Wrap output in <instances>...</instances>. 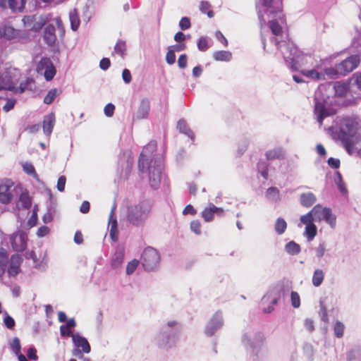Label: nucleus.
<instances>
[{"mask_svg": "<svg viewBox=\"0 0 361 361\" xmlns=\"http://www.w3.org/2000/svg\"><path fill=\"white\" fill-rule=\"evenodd\" d=\"M47 18L44 16H36V20H34V23L31 27L30 30L33 31H39L45 25Z\"/></svg>", "mask_w": 361, "mask_h": 361, "instance_id": "obj_36", "label": "nucleus"}, {"mask_svg": "<svg viewBox=\"0 0 361 361\" xmlns=\"http://www.w3.org/2000/svg\"><path fill=\"white\" fill-rule=\"evenodd\" d=\"M324 279V273L320 269H317L314 270L313 276H312V285L315 287H319L322 283Z\"/></svg>", "mask_w": 361, "mask_h": 361, "instance_id": "obj_31", "label": "nucleus"}, {"mask_svg": "<svg viewBox=\"0 0 361 361\" xmlns=\"http://www.w3.org/2000/svg\"><path fill=\"white\" fill-rule=\"evenodd\" d=\"M180 329L181 326L177 320H168L154 335V343L158 348L164 350L174 347L178 341Z\"/></svg>", "mask_w": 361, "mask_h": 361, "instance_id": "obj_3", "label": "nucleus"}, {"mask_svg": "<svg viewBox=\"0 0 361 361\" xmlns=\"http://www.w3.org/2000/svg\"><path fill=\"white\" fill-rule=\"evenodd\" d=\"M8 261V255L4 252H0V279L5 272Z\"/></svg>", "mask_w": 361, "mask_h": 361, "instance_id": "obj_44", "label": "nucleus"}, {"mask_svg": "<svg viewBox=\"0 0 361 361\" xmlns=\"http://www.w3.org/2000/svg\"><path fill=\"white\" fill-rule=\"evenodd\" d=\"M315 256L318 259H321L326 253V245L325 242H322L314 248Z\"/></svg>", "mask_w": 361, "mask_h": 361, "instance_id": "obj_41", "label": "nucleus"}, {"mask_svg": "<svg viewBox=\"0 0 361 361\" xmlns=\"http://www.w3.org/2000/svg\"><path fill=\"white\" fill-rule=\"evenodd\" d=\"M334 182L341 193L344 194L347 192L346 188L345 186V183L343 182L342 176L339 171L336 172Z\"/></svg>", "mask_w": 361, "mask_h": 361, "instance_id": "obj_40", "label": "nucleus"}, {"mask_svg": "<svg viewBox=\"0 0 361 361\" xmlns=\"http://www.w3.org/2000/svg\"><path fill=\"white\" fill-rule=\"evenodd\" d=\"M31 206V200L26 193H21L19 197L18 207L28 209Z\"/></svg>", "mask_w": 361, "mask_h": 361, "instance_id": "obj_38", "label": "nucleus"}, {"mask_svg": "<svg viewBox=\"0 0 361 361\" xmlns=\"http://www.w3.org/2000/svg\"><path fill=\"white\" fill-rule=\"evenodd\" d=\"M21 262L22 257L20 255L16 254L11 256L10 266L8 270V273L10 276H15L18 274Z\"/></svg>", "mask_w": 361, "mask_h": 361, "instance_id": "obj_19", "label": "nucleus"}, {"mask_svg": "<svg viewBox=\"0 0 361 361\" xmlns=\"http://www.w3.org/2000/svg\"><path fill=\"white\" fill-rule=\"evenodd\" d=\"M312 213H314L316 221L324 220L332 228L335 227L336 219L329 208H323L320 204H317L312 208Z\"/></svg>", "mask_w": 361, "mask_h": 361, "instance_id": "obj_10", "label": "nucleus"}, {"mask_svg": "<svg viewBox=\"0 0 361 361\" xmlns=\"http://www.w3.org/2000/svg\"><path fill=\"white\" fill-rule=\"evenodd\" d=\"M16 192V187L12 180L6 179L0 181V203L7 204L11 202Z\"/></svg>", "mask_w": 361, "mask_h": 361, "instance_id": "obj_9", "label": "nucleus"}, {"mask_svg": "<svg viewBox=\"0 0 361 361\" xmlns=\"http://www.w3.org/2000/svg\"><path fill=\"white\" fill-rule=\"evenodd\" d=\"M360 62V58L358 55H352L338 63V68L341 75H345L347 73L355 69Z\"/></svg>", "mask_w": 361, "mask_h": 361, "instance_id": "obj_14", "label": "nucleus"}, {"mask_svg": "<svg viewBox=\"0 0 361 361\" xmlns=\"http://www.w3.org/2000/svg\"><path fill=\"white\" fill-rule=\"evenodd\" d=\"M25 4V0H1L0 5L6 7V4L13 11H21Z\"/></svg>", "mask_w": 361, "mask_h": 361, "instance_id": "obj_22", "label": "nucleus"}, {"mask_svg": "<svg viewBox=\"0 0 361 361\" xmlns=\"http://www.w3.org/2000/svg\"><path fill=\"white\" fill-rule=\"evenodd\" d=\"M214 214L218 216H223L224 209L221 207H216L214 204L210 203L202 212V217L206 222H210L214 219Z\"/></svg>", "mask_w": 361, "mask_h": 361, "instance_id": "obj_17", "label": "nucleus"}, {"mask_svg": "<svg viewBox=\"0 0 361 361\" xmlns=\"http://www.w3.org/2000/svg\"><path fill=\"white\" fill-rule=\"evenodd\" d=\"M26 258L32 259L34 263V266L36 269L39 270H45L47 268V262L44 260L39 262L36 256V254L34 251L29 252L26 253Z\"/></svg>", "mask_w": 361, "mask_h": 361, "instance_id": "obj_29", "label": "nucleus"}, {"mask_svg": "<svg viewBox=\"0 0 361 361\" xmlns=\"http://www.w3.org/2000/svg\"><path fill=\"white\" fill-rule=\"evenodd\" d=\"M305 234L309 241H311L314 239L315 235H317V227L314 224L305 226Z\"/></svg>", "mask_w": 361, "mask_h": 361, "instance_id": "obj_47", "label": "nucleus"}, {"mask_svg": "<svg viewBox=\"0 0 361 361\" xmlns=\"http://www.w3.org/2000/svg\"><path fill=\"white\" fill-rule=\"evenodd\" d=\"M316 221L314 218V213H312V210L300 217V221L306 226L314 224L313 221Z\"/></svg>", "mask_w": 361, "mask_h": 361, "instance_id": "obj_46", "label": "nucleus"}, {"mask_svg": "<svg viewBox=\"0 0 361 361\" xmlns=\"http://www.w3.org/2000/svg\"><path fill=\"white\" fill-rule=\"evenodd\" d=\"M287 227L286 221L282 218H278L276 221L274 228L279 235L283 234Z\"/></svg>", "mask_w": 361, "mask_h": 361, "instance_id": "obj_39", "label": "nucleus"}, {"mask_svg": "<svg viewBox=\"0 0 361 361\" xmlns=\"http://www.w3.org/2000/svg\"><path fill=\"white\" fill-rule=\"evenodd\" d=\"M200 51H204L208 49L207 40L205 37H201L197 42Z\"/></svg>", "mask_w": 361, "mask_h": 361, "instance_id": "obj_61", "label": "nucleus"}, {"mask_svg": "<svg viewBox=\"0 0 361 361\" xmlns=\"http://www.w3.org/2000/svg\"><path fill=\"white\" fill-rule=\"evenodd\" d=\"M282 290L283 287L279 284L271 287L262 298V302L270 303L272 305H276L281 295Z\"/></svg>", "mask_w": 361, "mask_h": 361, "instance_id": "obj_15", "label": "nucleus"}, {"mask_svg": "<svg viewBox=\"0 0 361 361\" xmlns=\"http://www.w3.org/2000/svg\"><path fill=\"white\" fill-rule=\"evenodd\" d=\"M157 149V143L154 141L149 142L142 149L138 161L140 171L142 173H148L149 182L152 188H159L164 167L163 157L160 154L153 156L152 153Z\"/></svg>", "mask_w": 361, "mask_h": 361, "instance_id": "obj_2", "label": "nucleus"}, {"mask_svg": "<svg viewBox=\"0 0 361 361\" xmlns=\"http://www.w3.org/2000/svg\"><path fill=\"white\" fill-rule=\"evenodd\" d=\"M44 39L49 46L55 44L56 36L55 34V27L52 25H47L44 29Z\"/></svg>", "mask_w": 361, "mask_h": 361, "instance_id": "obj_21", "label": "nucleus"}, {"mask_svg": "<svg viewBox=\"0 0 361 361\" xmlns=\"http://www.w3.org/2000/svg\"><path fill=\"white\" fill-rule=\"evenodd\" d=\"M271 8L263 11V15L267 14L269 20V27L271 32L275 35L274 39L277 49L283 56L287 66L293 71H297L300 66L304 64L305 56L300 51L298 47L292 42H286L285 40H279L282 37L283 28L282 25L285 20L280 9V15L276 12H271Z\"/></svg>", "mask_w": 361, "mask_h": 361, "instance_id": "obj_1", "label": "nucleus"}, {"mask_svg": "<svg viewBox=\"0 0 361 361\" xmlns=\"http://www.w3.org/2000/svg\"><path fill=\"white\" fill-rule=\"evenodd\" d=\"M141 262L145 270L154 271L160 262V255L158 251L152 247H146L142 254Z\"/></svg>", "mask_w": 361, "mask_h": 361, "instance_id": "obj_6", "label": "nucleus"}, {"mask_svg": "<svg viewBox=\"0 0 361 361\" xmlns=\"http://www.w3.org/2000/svg\"><path fill=\"white\" fill-rule=\"evenodd\" d=\"M10 347L16 355H18L21 348L20 340L18 338H14L10 343Z\"/></svg>", "mask_w": 361, "mask_h": 361, "instance_id": "obj_54", "label": "nucleus"}, {"mask_svg": "<svg viewBox=\"0 0 361 361\" xmlns=\"http://www.w3.org/2000/svg\"><path fill=\"white\" fill-rule=\"evenodd\" d=\"M223 326V319L221 312H216L208 322L205 328V334L207 336H212L216 330Z\"/></svg>", "mask_w": 361, "mask_h": 361, "instance_id": "obj_16", "label": "nucleus"}, {"mask_svg": "<svg viewBox=\"0 0 361 361\" xmlns=\"http://www.w3.org/2000/svg\"><path fill=\"white\" fill-rule=\"evenodd\" d=\"M36 20V16H27L23 18V22L24 25L29 30H30L31 27L34 23V20Z\"/></svg>", "mask_w": 361, "mask_h": 361, "instance_id": "obj_56", "label": "nucleus"}, {"mask_svg": "<svg viewBox=\"0 0 361 361\" xmlns=\"http://www.w3.org/2000/svg\"><path fill=\"white\" fill-rule=\"evenodd\" d=\"M66 178L64 176H61L59 178L57 182V189L60 192H63L65 189Z\"/></svg>", "mask_w": 361, "mask_h": 361, "instance_id": "obj_62", "label": "nucleus"}, {"mask_svg": "<svg viewBox=\"0 0 361 361\" xmlns=\"http://www.w3.org/2000/svg\"><path fill=\"white\" fill-rule=\"evenodd\" d=\"M360 128V123L355 119L346 118H344L341 124V131L344 136V140L345 142V147L348 152L350 149L354 147L355 142L353 138L355 135L358 133Z\"/></svg>", "mask_w": 361, "mask_h": 361, "instance_id": "obj_5", "label": "nucleus"}, {"mask_svg": "<svg viewBox=\"0 0 361 361\" xmlns=\"http://www.w3.org/2000/svg\"><path fill=\"white\" fill-rule=\"evenodd\" d=\"M150 210L151 205L146 201L131 204L127 209V220L133 225L140 226L147 219Z\"/></svg>", "mask_w": 361, "mask_h": 361, "instance_id": "obj_4", "label": "nucleus"}, {"mask_svg": "<svg viewBox=\"0 0 361 361\" xmlns=\"http://www.w3.org/2000/svg\"><path fill=\"white\" fill-rule=\"evenodd\" d=\"M352 81H353L359 89H361V73H356L353 74Z\"/></svg>", "mask_w": 361, "mask_h": 361, "instance_id": "obj_64", "label": "nucleus"}, {"mask_svg": "<svg viewBox=\"0 0 361 361\" xmlns=\"http://www.w3.org/2000/svg\"><path fill=\"white\" fill-rule=\"evenodd\" d=\"M177 128L180 133H183L190 137L192 140L194 138V135L192 130L188 128L187 123L184 120H180L178 122Z\"/></svg>", "mask_w": 361, "mask_h": 361, "instance_id": "obj_34", "label": "nucleus"}, {"mask_svg": "<svg viewBox=\"0 0 361 361\" xmlns=\"http://www.w3.org/2000/svg\"><path fill=\"white\" fill-rule=\"evenodd\" d=\"M179 26L181 30H185L190 27V21L188 17H183L180 22Z\"/></svg>", "mask_w": 361, "mask_h": 361, "instance_id": "obj_59", "label": "nucleus"}, {"mask_svg": "<svg viewBox=\"0 0 361 361\" xmlns=\"http://www.w3.org/2000/svg\"><path fill=\"white\" fill-rule=\"evenodd\" d=\"M285 152L281 147H276L266 152V157L269 160L281 159L284 157Z\"/></svg>", "mask_w": 361, "mask_h": 361, "instance_id": "obj_26", "label": "nucleus"}, {"mask_svg": "<svg viewBox=\"0 0 361 361\" xmlns=\"http://www.w3.org/2000/svg\"><path fill=\"white\" fill-rule=\"evenodd\" d=\"M314 114L317 116V121L320 125H322L323 119L329 116V113L324 108V104L317 100L314 105Z\"/></svg>", "mask_w": 361, "mask_h": 361, "instance_id": "obj_24", "label": "nucleus"}, {"mask_svg": "<svg viewBox=\"0 0 361 361\" xmlns=\"http://www.w3.org/2000/svg\"><path fill=\"white\" fill-rule=\"evenodd\" d=\"M201 224L198 220L192 221L190 223V229L196 234H200L201 233Z\"/></svg>", "mask_w": 361, "mask_h": 361, "instance_id": "obj_58", "label": "nucleus"}, {"mask_svg": "<svg viewBox=\"0 0 361 361\" xmlns=\"http://www.w3.org/2000/svg\"><path fill=\"white\" fill-rule=\"evenodd\" d=\"M60 333L62 336H68L73 337L75 334V333L72 332L69 329L67 328V326H65L64 325H62L60 326Z\"/></svg>", "mask_w": 361, "mask_h": 361, "instance_id": "obj_60", "label": "nucleus"}, {"mask_svg": "<svg viewBox=\"0 0 361 361\" xmlns=\"http://www.w3.org/2000/svg\"><path fill=\"white\" fill-rule=\"evenodd\" d=\"M12 248L16 252L25 250L27 242V234L23 231H18L9 237Z\"/></svg>", "mask_w": 361, "mask_h": 361, "instance_id": "obj_12", "label": "nucleus"}, {"mask_svg": "<svg viewBox=\"0 0 361 361\" xmlns=\"http://www.w3.org/2000/svg\"><path fill=\"white\" fill-rule=\"evenodd\" d=\"M16 35V30L11 27L0 26V38L6 37V38H12Z\"/></svg>", "mask_w": 361, "mask_h": 361, "instance_id": "obj_42", "label": "nucleus"}, {"mask_svg": "<svg viewBox=\"0 0 361 361\" xmlns=\"http://www.w3.org/2000/svg\"><path fill=\"white\" fill-rule=\"evenodd\" d=\"M210 4L207 1H202L200 5V10L203 13H207L209 18L214 16V13L210 10Z\"/></svg>", "mask_w": 361, "mask_h": 361, "instance_id": "obj_49", "label": "nucleus"}, {"mask_svg": "<svg viewBox=\"0 0 361 361\" xmlns=\"http://www.w3.org/2000/svg\"><path fill=\"white\" fill-rule=\"evenodd\" d=\"M149 102L147 99H143L140 102L138 109L135 114V118L137 119H143L147 118L149 112Z\"/></svg>", "mask_w": 361, "mask_h": 361, "instance_id": "obj_20", "label": "nucleus"}, {"mask_svg": "<svg viewBox=\"0 0 361 361\" xmlns=\"http://www.w3.org/2000/svg\"><path fill=\"white\" fill-rule=\"evenodd\" d=\"M126 50V42L122 40H118L114 47V53L118 54L121 57H123Z\"/></svg>", "mask_w": 361, "mask_h": 361, "instance_id": "obj_45", "label": "nucleus"}, {"mask_svg": "<svg viewBox=\"0 0 361 361\" xmlns=\"http://www.w3.org/2000/svg\"><path fill=\"white\" fill-rule=\"evenodd\" d=\"M139 264V261L137 259H133L128 262L126 267V274L128 275H131L136 270L137 266Z\"/></svg>", "mask_w": 361, "mask_h": 361, "instance_id": "obj_55", "label": "nucleus"}, {"mask_svg": "<svg viewBox=\"0 0 361 361\" xmlns=\"http://www.w3.org/2000/svg\"><path fill=\"white\" fill-rule=\"evenodd\" d=\"M113 212H114V209H112L110 216H109V224L111 226L110 235L114 240H116V238L115 237L114 233L116 230L117 221H116V219L115 218H114Z\"/></svg>", "mask_w": 361, "mask_h": 361, "instance_id": "obj_43", "label": "nucleus"}, {"mask_svg": "<svg viewBox=\"0 0 361 361\" xmlns=\"http://www.w3.org/2000/svg\"><path fill=\"white\" fill-rule=\"evenodd\" d=\"M280 1H274L273 0H259L257 3V9L260 25L262 27L266 24V18L264 17L263 11L272 9L271 12H276L280 15Z\"/></svg>", "mask_w": 361, "mask_h": 361, "instance_id": "obj_8", "label": "nucleus"}, {"mask_svg": "<svg viewBox=\"0 0 361 361\" xmlns=\"http://www.w3.org/2000/svg\"><path fill=\"white\" fill-rule=\"evenodd\" d=\"M361 357V349L354 348L351 350L347 355V359L349 361L354 360Z\"/></svg>", "mask_w": 361, "mask_h": 361, "instance_id": "obj_53", "label": "nucleus"}, {"mask_svg": "<svg viewBox=\"0 0 361 361\" xmlns=\"http://www.w3.org/2000/svg\"><path fill=\"white\" fill-rule=\"evenodd\" d=\"M213 58L218 61H229L232 58V54L228 51H217L213 54Z\"/></svg>", "mask_w": 361, "mask_h": 361, "instance_id": "obj_30", "label": "nucleus"}, {"mask_svg": "<svg viewBox=\"0 0 361 361\" xmlns=\"http://www.w3.org/2000/svg\"><path fill=\"white\" fill-rule=\"evenodd\" d=\"M316 200V197L312 192L302 193L300 195V203L306 207L312 206Z\"/></svg>", "mask_w": 361, "mask_h": 361, "instance_id": "obj_28", "label": "nucleus"}, {"mask_svg": "<svg viewBox=\"0 0 361 361\" xmlns=\"http://www.w3.org/2000/svg\"><path fill=\"white\" fill-rule=\"evenodd\" d=\"M58 95V90L56 89L51 90L44 99V102L47 104L52 103Z\"/></svg>", "mask_w": 361, "mask_h": 361, "instance_id": "obj_51", "label": "nucleus"}, {"mask_svg": "<svg viewBox=\"0 0 361 361\" xmlns=\"http://www.w3.org/2000/svg\"><path fill=\"white\" fill-rule=\"evenodd\" d=\"M325 75L329 76L331 78H335L338 75H341V71L338 68V64L336 66L335 68H327L324 70V72L323 73Z\"/></svg>", "mask_w": 361, "mask_h": 361, "instance_id": "obj_48", "label": "nucleus"}, {"mask_svg": "<svg viewBox=\"0 0 361 361\" xmlns=\"http://www.w3.org/2000/svg\"><path fill=\"white\" fill-rule=\"evenodd\" d=\"M291 305L294 308H298L300 306V298L297 292L292 291L290 293Z\"/></svg>", "mask_w": 361, "mask_h": 361, "instance_id": "obj_52", "label": "nucleus"}, {"mask_svg": "<svg viewBox=\"0 0 361 361\" xmlns=\"http://www.w3.org/2000/svg\"><path fill=\"white\" fill-rule=\"evenodd\" d=\"M264 339L262 332L250 331L243 334L242 343L246 348L255 351L263 344Z\"/></svg>", "mask_w": 361, "mask_h": 361, "instance_id": "obj_7", "label": "nucleus"}, {"mask_svg": "<svg viewBox=\"0 0 361 361\" xmlns=\"http://www.w3.org/2000/svg\"><path fill=\"white\" fill-rule=\"evenodd\" d=\"M20 73L17 68L10 67L6 69L1 77L2 86H7L10 88H4L5 90H13L15 89L14 85H16L20 79Z\"/></svg>", "mask_w": 361, "mask_h": 361, "instance_id": "obj_11", "label": "nucleus"}, {"mask_svg": "<svg viewBox=\"0 0 361 361\" xmlns=\"http://www.w3.org/2000/svg\"><path fill=\"white\" fill-rule=\"evenodd\" d=\"M37 71L39 73H43L47 80L53 79L56 74V69L52 61L48 58H43L38 63Z\"/></svg>", "mask_w": 361, "mask_h": 361, "instance_id": "obj_13", "label": "nucleus"}, {"mask_svg": "<svg viewBox=\"0 0 361 361\" xmlns=\"http://www.w3.org/2000/svg\"><path fill=\"white\" fill-rule=\"evenodd\" d=\"M301 73L304 76L314 80H324V74L314 68L311 70H302Z\"/></svg>", "mask_w": 361, "mask_h": 361, "instance_id": "obj_27", "label": "nucleus"}, {"mask_svg": "<svg viewBox=\"0 0 361 361\" xmlns=\"http://www.w3.org/2000/svg\"><path fill=\"white\" fill-rule=\"evenodd\" d=\"M167 50L168 51L166 55V61L168 64L172 65L176 61V55L175 53L169 47L167 48Z\"/></svg>", "mask_w": 361, "mask_h": 361, "instance_id": "obj_57", "label": "nucleus"}, {"mask_svg": "<svg viewBox=\"0 0 361 361\" xmlns=\"http://www.w3.org/2000/svg\"><path fill=\"white\" fill-rule=\"evenodd\" d=\"M72 340L75 346L78 348H81L83 353H89L90 352L91 348L87 340L78 333H75Z\"/></svg>", "mask_w": 361, "mask_h": 361, "instance_id": "obj_18", "label": "nucleus"}, {"mask_svg": "<svg viewBox=\"0 0 361 361\" xmlns=\"http://www.w3.org/2000/svg\"><path fill=\"white\" fill-rule=\"evenodd\" d=\"M55 124L54 114H50L44 116L43 121V130L47 135H50Z\"/></svg>", "mask_w": 361, "mask_h": 361, "instance_id": "obj_23", "label": "nucleus"}, {"mask_svg": "<svg viewBox=\"0 0 361 361\" xmlns=\"http://www.w3.org/2000/svg\"><path fill=\"white\" fill-rule=\"evenodd\" d=\"M285 250L291 255H296L300 252V245L294 241H290L286 245Z\"/></svg>", "mask_w": 361, "mask_h": 361, "instance_id": "obj_35", "label": "nucleus"}, {"mask_svg": "<svg viewBox=\"0 0 361 361\" xmlns=\"http://www.w3.org/2000/svg\"><path fill=\"white\" fill-rule=\"evenodd\" d=\"M348 89L349 85L345 82H336L334 85L335 94L338 97L345 96Z\"/></svg>", "mask_w": 361, "mask_h": 361, "instance_id": "obj_32", "label": "nucleus"}, {"mask_svg": "<svg viewBox=\"0 0 361 361\" xmlns=\"http://www.w3.org/2000/svg\"><path fill=\"white\" fill-rule=\"evenodd\" d=\"M123 258H124L123 249L118 248L116 250V252L111 259V267L114 269H116V268L119 267L121 265V264L123 263Z\"/></svg>", "mask_w": 361, "mask_h": 361, "instance_id": "obj_25", "label": "nucleus"}, {"mask_svg": "<svg viewBox=\"0 0 361 361\" xmlns=\"http://www.w3.org/2000/svg\"><path fill=\"white\" fill-rule=\"evenodd\" d=\"M69 20L71 29L74 31L77 30L80 25V19L75 9L71 11L69 13Z\"/></svg>", "mask_w": 361, "mask_h": 361, "instance_id": "obj_33", "label": "nucleus"}, {"mask_svg": "<svg viewBox=\"0 0 361 361\" xmlns=\"http://www.w3.org/2000/svg\"><path fill=\"white\" fill-rule=\"evenodd\" d=\"M267 198L271 202H277L279 200V190L274 187L267 189L266 192Z\"/></svg>", "mask_w": 361, "mask_h": 361, "instance_id": "obj_37", "label": "nucleus"}, {"mask_svg": "<svg viewBox=\"0 0 361 361\" xmlns=\"http://www.w3.org/2000/svg\"><path fill=\"white\" fill-rule=\"evenodd\" d=\"M344 329V324L342 322L337 321L334 327L335 336L337 338H341L343 336Z\"/></svg>", "mask_w": 361, "mask_h": 361, "instance_id": "obj_50", "label": "nucleus"}, {"mask_svg": "<svg viewBox=\"0 0 361 361\" xmlns=\"http://www.w3.org/2000/svg\"><path fill=\"white\" fill-rule=\"evenodd\" d=\"M115 106L112 104H108L105 106L104 111L106 116L111 117L114 114Z\"/></svg>", "mask_w": 361, "mask_h": 361, "instance_id": "obj_63", "label": "nucleus"}]
</instances>
